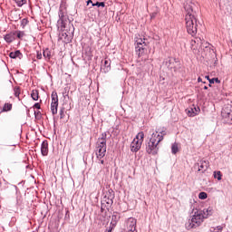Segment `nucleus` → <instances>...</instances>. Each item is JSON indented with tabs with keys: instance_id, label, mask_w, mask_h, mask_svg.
<instances>
[{
	"instance_id": "nucleus-1",
	"label": "nucleus",
	"mask_w": 232,
	"mask_h": 232,
	"mask_svg": "<svg viewBox=\"0 0 232 232\" xmlns=\"http://www.w3.org/2000/svg\"><path fill=\"white\" fill-rule=\"evenodd\" d=\"M186 12L185 22L188 34L191 37L197 36V32H198V20L197 19V11H195V4L187 3L184 5Z\"/></svg>"
},
{
	"instance_id": "nucleus-2",
	"label": "nucleus",
	"mask_w": 232,
	"mask_h": 232,
	"mask_svg": "<svg viewBox=\"0 0 232 232\" xmlns=\"http://www.w3.org/2000/svg\"><path fill=\"white\" fill-rule=\"evenodd\" d=\"M211 215H213V208L211 207H208L203 210L196 209L192 215V218L186 222V229H193L198 227L201 226L202 222H204V219L208 218V217H211Z\"/></svg>"
},
{
	"instance_id": "nucleus-3",
	"label": "nucleus",
	"mask_w": 232,
	"mask_h": 232,
	"mask_svg": "<svg viewBox=\"0 0 232 232\" xmlns=\"http://www.w3.org/2000/svg\"><path fill=\"white\" fill-rule=\"evenodd\" d=\"M159 131L153 132L150 140L146 144V151L149 155H157L159 153Z\"/></svg>"
},
{
	"instance_id": "nucleus-4",
	"label": "nucleus",
	"mask_w": 232,
	"mask_h": 232,
	"mask_svg": "<svg viewBox=\"0 0 232 232\" xmlns=\"http://www.w3.org/2000/svg\"><path fill=\"white\" fill-rule=\"evenodd\" d=\"M115 198V192L113 189H109L105 194L102 200L101 211L104 213V211H110L111 207L113 206V199Z\"/></svg>"
},
{
	"instance_id": "nucleus-5",
	"label": "nucleus",
	"mask_w": 232,
	"mask_h": 232,
	"mask_svg": "<svg viewBox=\"0 0 232 232\" xmlns=\"http://www.w3.org/2000/svg\"><path fill=\"white\" fill-rule=\"evenodd\" d=\"M165 66L172 72L179 73L182 68V63L177 58L169 57L165 60Z\"/></svg>"
},
{
	"instance_id": "nucleus-6",
	"label": "nucleus",
	"mask_w": 232,
	"mask_h": 232,
	"mask_svg": "<svg viewBox=\"0 0 232 232\" xmlns=\"http://www.w3.org/2000/svg\"><path fill=\"white\" fill-rule=\"evenodd\" d=\"M58 15L59 20L57 21V26L58 28H61V30H64V28H66V24L68 23V14H66L63 9H60Z\"/></svg>"
},
{
	"instance_id": "nucleus-7",
	"label": "nucleus",
	"mask_w": 232,
	"mask_h": 232,
	"mask_svg": "<svg viewBox=\"0 0 232 232\" xmlns=\"http://www.w3.org/2000/svg\"><path fill=\"white\" fill-rule=\"evenodd\" d=\"M146 39H143L142 38H138L136 40V47H135V50H136V53L138 55V57H142V54L144 53V46H146Z\"/></svg>"
},
{
	"instance_id": "nucleus-8",
	"label": "nucleus",
	"mask_w": 232,
	"mask_h": 232,
	"mask_svg": "<svg viewBox=\"0 0 232 232\" xmlns=\"http://www.w3.org/2000/svg\"><path fill=\"white\" fill-rule=\"evenodd\" d=\"M195 166L196 167L198 166V171H201V173H204L205 171H208V168H209V161L201 160Z\"/></svg>"
},
{
	"instance_id": "nucleus-9",
	"label": "nucleus",
	"mask_w": 232,
	"mask_h": 232,
	"mask_svg": "<svg viewBox=\"0 0 232 232\" xmlns=\"http://www.w3.org/2000/svg\"><path fill=\"white\" fill-rule=\"evenodd\" d=\"M187 113L188 117H195L200 113V107L192 105L190 108L187 109Z\"/></svg>"
},
{
	"instance_id": "nucleus-10",
	"label": "nucleus",
	"mask_w": 232,
	"mask_h": 232,
	"mask_svg": "<svg viewBox=\"0 0 232 232\" xmlns=\"http://www.w3.org/2000/svg\"><path fill=\"white\" fill-rule=\"evenodd\" d=\"M141 147L142 143L139 141V140H133L130 143V151H132L133 153H137V151H139Z\"/></svg>"
},
{
	"instance_id": "nucleus-11",
	"label": "nucleus",
	"mask_w": 232,
	"mask_h": 232,
	"mask_svg": "<svg viewBox=\"0 0 232 232\" xmlns=\"http://www.w3.org/2000/svg\"><path fill=\"white\" fill-rule=\"evenodd\" d=\"M221 115H222L223 119H230L232 121L231 107H225L221 111Z\"/></svg>"
},
{
	"instance_id": "nucleus-12",
	"label": "nucleus",
	"mask_w": 232,
	"mask_h": 232,
	"mask_svg": "<svg viewBox=\"0 0 232 232\" xmlns=\"http://www.w3.org/2000/svg\"><path fill=\"white\" fill-rule=\"evenodd\" d=\"M156 131H158V133H160V134H158L159 136L157 138L158 142H162V140H164V137H166V135H167L166 128L163 127L162 129H158V130H156Z\"/></svg>"
},
{
	"instance_id": "nucleus-13",
	"label": "nucleus",
	"mask_w": 232,
	"mask_h": 232,
	"mask_svg": "<svg viewBox=\"0 0 232 232\" xmlns=\"http://www.w3.org/2000/svg\"><path fill=\"white\" fill-rule=\"evenodd\" d=\"M41 153L43 157L48 155V140H44L41 145Z\"/></svg>"
},
{
	"instance_id": "nucleus-14",
	"label": "nucleus",
	"mask_w": 232,
	"mask_h": 232,
	"mask_svg": "<svg viewBox=\"0 0 232 232\" xmlns=\"http://www.w3.org/2000/svg\"><path fill=\"white\" fill-rule=\"evenodd\" d=\"M4 39L6 43H14L15 41V33H9L4 36Z\"/></svg>"
},
{
	"instance_id": "nucleus-15",
	"label": "nucleus",
	"mask_w": 232,
	"mask_h": 232,
	"mask_svg": "<svg viewBox=\"0 0 232 232\" xmlns=\"http://www.w3.org/2000/svg\"><path fill=\"white\" fill-rule=\"evenodd\" d=\"M121 220V215L117 214V212H114L113 215L111 216V226H117V223Z\"/></svg>"
},
{
	"instance_id": "nucleus-16",
	"label": "nucleus",
	"mask_w": 232,
	"mask_h": 232,
	"mask_svg": "<svg viewBox=\"0 0 232 232\" xmlns=\"http://www.w3.org/2000/svg\"><path fill=\"white\" fill-rule=\"evenodd\" d=\"M52 103L51 104H59V96L57 95V92H53L51 94Z\"/></svg>"
},
{
	"instance_id": "nucleus-17",
	"label": "nucleus",
	"mask_w": 232,
	"mask_h": 232,
	"mask_svg": "<svg viewBox=\"0 0 232 232\" xmlns=\"http://www.w3.org/2000/svg\"><path fill=\"white\" fill-rule=\"evenodd\" d=\"M97 159H103L106 156V150L97 149L96 150Z\"/></svg>"
},
{
	"instance_id": "nucleus-18",
	"label": "nucleus",
	"mask_w": 232,
	"mask_h": 232,
	"mask_svg": "<svg viewBox=\"0 0 232 232\" xmlns=\"http://www.w3.org/2000/svg\"><path fill=\"white\" fill-rule=\"evenodd\" d=\"M43 55L45 59V61H50V59L52 58V51H50V49L46 48L45 50H44Z\"/></svg>"
},
{
	"instance_id": "nucleus-19",
	"label": "nucleus",
	"mask_w": 232,
	"mask_h": 232,
	"mask_svg": "<svg viewBox=\"0 0 232 232\" xmlns=\"http://www.w3.org/2000/svg\"><path fill=\"white\" fill-rule=\"evenodd\" d=\"M23 56V53H21V51L17 50L15 52H11L9 53V57L11 59H17V57Z\"/></svg>"
},
{
	"instance_id": "nucleus-20",
	"label": "nucleus",
	"mask_w": 232,
	"mask_h": 232,
	"mask_svg": "<svg viewBox=\"0 0 232 232\" xmlns=\"http://www.w3.org/2000/svg\"><path fill=\"white\" fill-rule=\"evenodd\" d=\"M107 137H108V135L106 134V132H103V133L102 134V137L99 138L98 143L106 146V139H107Z\"/></svg>"
},
{
	"instance_id": "nucleus-21",
	"label": "nucleus",
	"mask_w": 232,
	"mask_h": 232,
	"mask_svg": "<svg viewBox=\"0 0 232 232\" xmlns=\"http://www.w3.org/2000/svg\"><path fill=\"white\" fill-rule=\"evenodd\" d=\"M14 97L18 98V101H21V98L19 97V95H21V87L15 86L14 88Z\"/></svg>"
},
{
	"instance_id": "nucleus-22",
	"label": "nucleus",
	"mask_w": 232,
	"mask_h": 232,
	"mask_svg": "<svg viewBox=\"0 0 232 232\" xmlns=\"http://www.w3.org/2000/svg\"><path fill=\"white\" fill-rule=\"evenodd\" d=\"M31 97L33 101H39V91L37 90H33L31 93Z\"/></svg>"
},
{
	"instance_id": "nucleus-23",
	"label": "nucleus",
	"mask_w": 232,
	"mask_h": 232,
	"mask_svg": "<svg viewBox=\"0 0 232 232\" xmlns=\"http://www.w3.org/2000/svg\"><path fill=\"white\" fill-rule=\"evenodd\" d=\"M171 153L173 155H177L179 153V143L175 142L171 146Z\"/></svg>"
},
{
	"instance_id": "nucleus-24",
	"label": "nucleus",
	"mask_w": 232,
	"mask_h": 232,
	"mask_svg": "<svg viewBox=\"0 0 232 232\" xmlns=\"http://www.w3.org/2000/svg\"><path fill=\"white\" fill-rule=\"evenodd\" d=\"M135 140H139V142H144V132L140 131L136 135V139H134Z\"/></svg>"
},
{
	"instance_id": "nucleus-25",
	"label": "nucleus",
	"mask_w": 232,
	"mask_h": 232,
	"mask_svg": "<svg viewBox=\"0 0 232 232\" xmlns=\"http://www.w3.org/2000/svg\"><path fill=\"white\" fill-rule=\"evenodd\" d=\"M59 107L58 103H51V111L53 115H57V108Z\"/></svg>"
},
{
	"instance_id": "nucleus-26",
	"label": "nucleus",
	"mask_w": 232,
	"mask_h": 232,
	"mask_svg": "<svg viewBox=\"0 0 232 232\" xmlns=\"http://www.w3.org/2000/svg\"><path fill=\"white\" fill-rule=\"evenodd\" d=\"M12 111V103H5L1 113H3V111Z\"/></svg>"
},
{
	"instance_id": "nucleus-27",
	"label": "nucleus",
	"mask_w": 232,
	"mask_h": 232,
	"mask_svg": "<svg viewBox=\"0 0 232 232\" xmlns=\"http://www.w3.org/2000/svg\"><path fill=\"white\" fill-rule=\"evenodd\" d=\"M214 179H217L218 180H222V172L220 170L214 171Z\"/></svg>"
},
{
	"instance_id": "nucleus-28",
	"label": "nucleus",
	"mask_w": 232,
	"mask_h": 232,
	"mask_svg": "<svg viewBox=\"0 0 232 232\" xmlns=\"http://www.w3.org/2000/svg\"><path fill=\"white\" fill-rule=\"evenodd\" d=\"M198 198H199L200 200H206V198H208V193H206V192H200V193L198 194Z\"/></svg>"
},
{
	"instance_id": "nucleus-29",
	"label": "nucleus",
	"mask_w": 232,
	"mask_h": 232,
	"mask_svg": "<svg viewBox=\"0 0 232 232\" xmlns=\"http://www.w3.org/2000/svg\"><path fill=\"white\" fill-rule=\"evenodd\" d=\"M215 82H217L218 84H220V81L218 80V78L210 79L208 86H211V84H215Z\"/></svg>"
},
{
	"instance_id": "nucleus-30",
	"label": "nucleus",
	"mask_w": 232,
	"mask_h": 232,
	"mask_svg": "<svg viewBox=\"0 0 232 232\" xmlns=\"http://www.w3.org/2000/svg\"><path fill=\"white\" fill-rule=\"evenodd\" d=\"M17 6L21 7L23 6L24 5H26V0H14Z\"/></svg>"
},
{
	"instance_id": "nucleus-31",
	"label": "nucleus",
	"mask_w": 232,
	"mask_h": 232,
	"mask_svg": "<svg viewBox=\"0 0 232 232\" xmlns=\"http://www.w3.org/2000/svg\"><path fill=\"white\" fill-rule=\"evenodd\" d=\"M92 6H102V8H104V6H106V4L104 2H96L95 4H92Z\"/></svg>"
},
{
	"instance_id": "nucleus-32",
	"label": "nucleus",
	"mask_w": 232,
	"mask_h": 232,
	"mask_svg": "<svg viewBox=\"0 0 232 232\" xmlns=\"http://www.w3.org/2000/svg\"><path fill=\"white\" fill-rule=\"evenodd\" d=\"M14 34H16V37L18 39H23V37H24V32L18 31V32H15Z\"/></svg>"
},
{
	"instance_id": "nucleus-33",
	"label": "nucleus",
	"mask_w": 232,
	"mask_h": 232,
	"mask_svg": "<svg viewBox=\"0 0 232 232\" xmlns=\"http://www.w3.org/2000/svg\"><path fill=\"white\" fill-rule=\"evenodd\" d=\"M96 150H106V145H102V143L97 142Z\"/></svg>"
},
{
	"instance_id": "nucleus-34",
	"label": "nucleus",
	"mask_w": 232,
	"mask_h": 232,
	"mask_svg": "<svg viewBox=\"0 0 232 232\" xmlns=\"http://www.w3.org/2000/svg\"><path fill=\"white\" fill-rule=\"evenodd\" d=\"M64 111L65 109L63 107L60 109V119H64V117H66V114H64Z\"/></svg>"
},
{
	"instance_id": "nucleus-35",
	"label": "nucleus",
	"mask_w": 232,
	"mask_h": 232,
	"mask_svg": "<svg viewBox=\"0 0 232 232\" xmlns=\"http://www.w3.org/2000/svg\"><path fill=\"white\" fill-rule=\"evenodd\" d=\"M26 24H28V19L24 18L21 21V26H23V28H24V26H26Z\"/></svg>"
},
{
	"instance_id": "nucleus-36",
	"label": "nucleus",
	"mask_w": 232,
	"mask_h": 232,
	"mask_svg": "<svg viewBox=\"0 0 232 232\" xmlns=\"http://www.w3.org/2000/svg\"><path fill=\"white\" fill-rule=\"evenodd\" d=\"M197 43H198V38H196V40H191L190 41L191 48H193L195 46V44H197Z\"/></svg>"
},
{
	"instance_id": "nucleus-37",
	"label": "nucleus",
	"mask_w": 232,
	"mask_h": 232,
	"mask_svg": "<svg viewBox=\"0 0 232 232\" xmlns=\"http://www.w3.org/2000/svg\"><path fill=\"white\" fill-rule=\"evenodd\" d=\"M111 65V63L110 62V60H105L104 61L105 68H110Z\"/></svg>"
},
{
	"instance_id": "nucleus-38",
	"label": "nucleus",
	"mask_w": 232,
	"mask_h": 232,
	"mask_svg": "<svg viewBox=\"0 0 232 232\" xmlns=\"http://www.w3.org/2000/svg\"><path fill=\"white\" fill-rule=\"evenodd\" d=\"M63 36L64 37L65 36V43H70V41H72L71 39H70V37H68V34L65 33L64 34H63Z\"/></svg>"
},
{
	"instance_id": "nucleus-39",
	"label": "nucleus",
	"mask_w": 232,
	"mask_h": 232,
	"mask_svg": "<svg viewBox=\"0 0 232 232\" xmlns=\"http://www.w3.org/2000/svg\"><path fill=\"white\" fill-rule=\"evenodd\" d=\"M33 108H36V110H41V103H39V102L34 103Z\"/></svg>"
},
{
	"instance_id": "nucleus-40",
	"label": "nucleus",
	"mask_w": 232,
	"mask_h": 232,
	"mask_svg": "<svg viewBox=\"0 0 232 232\" xmlns=\"http://www.w3.org/2000/svg\"><path fill=\"white\" fill-rule=\"evenodd\" d=\"M36 59H43V53H39V51H37Z\"/></svg>"
},
{
	"instance_id": "nucleus-41",
	"label": "nucleus",
	"mask_w": 232,
	"mask_h": 232,
	"mask_svg": "<svg viewBox=\"0 0 232 232\" xmlns=\"http://www.w3.org/2000/svg\"><path fill=\"white\" fill-rule=\"evenodd\" d=\"M115 227H113L112 225H111L110 227H109V229H107L106 230V232H111V231H113V228H114Z\"/></svg>"
},
{
	"instance_id": "nucleus-42",
	"label": "nucleus",
	"mask_w": 232,
	"mask_h": 232,
	"mask_svg": "<svg viewBox=\"0 0 232 232\" xmlns=\"http://www.w3.org/2000/svg\"><path fill=\"white\" fill-rule=\"evenodd\" d=\"M37 115H41V111H34V117H37Z\"/></svg>"
},
{
	"instance_id": "nucleus-43",
	"label": "nucleus",
	"mask_w": 232,
	"mask_h": 232,
	"mask_svg": "<svg viewBox=\"0 0 232 232\" xmlns=\"http://www.w3.org/2000/svg\"><path fill=\"white\" fill-rule=\"evenodd\" d=\"M100 164H104V160L100 159Z\"/></svg>"
},
{
	"instance_id": "nucleus-44",
	"label": "nucleus",
	"mask_w": 232,
	"mask_h": 232,
	"mask_svg": "<svg viewBox=\"0 0 232 232\" xmlns=\"http://www.w3.org/2000/svg\"><path fill=\"white\" fill-rule=\"evenodd\" d=\"M198 82H202V78L198 77Z\"/></svg>"
},
{
	"instance_id": "nucleus-45",
	"label": "nucleus",
	"mask_w": 232,
	"mask_h": 232,
	"mask_svg": "<svg viewBox=\"0 0 232 232\" xmlns=\"http://www.w3.org/2000/svg\"><path fill=\"white\" fill-rule=\"evenodd\" d=\"M218 231H222V227H221V226H218Z\"/></svg>"
},
{
	"instance_id": "nucleus-46",
	"label": "nucleus",
	"mask_w": 232,
	"mask_h": 232,
	"mask_svg": "<svg viewBox=\"0 0 232 232\" xmlns=\"http://www.w3.org/2000/svg\"><path fill=\"white\" fill-rule=\"evenodd\" d=\"M90 3L93 4V2L92 0H88L87 5H90Z\"/></svg>"
},
{
	"instance_id": "nucleus-47",
	"label": "nucleus",
	"mask_w": 232,
	"mask_h": 232,
	"mask_svg": "<svg viewBox=\"0 0 232 232\" xmlns=\"http://www.w3.org/2000/svg\"><path fill=\"white\" fill-rule=\"evenodd\" d=\"M206 79H208V82L211 81V79H209V76H206Z\"/></svg>"
},
{
	"instance_id": "nucleus-48",
	"label": "nucleus",
	"mask_w": 232,
	"mask_h": 232,
	"mask_svg": "<svg viewBox=\"0 0 232 232\" xmlns=\"http://www.w3.org/2000/svg\"><path fill=\"white\" fill-rule=\"evenodd\" d=\"M153 17H155V14H153L151 15V19H153Z\"/></svg>"
},
{
	"instance_id": "nucleus-49",
	"label": "nucleus",
	"mask_w": 232,
	"mask_h": 232,
	"mask_svg": "<svg viewBox=\"0 0 232 232\" xmlns=\"http://www.w3.org/2000/svg\"><path fill=\"white\" fill-rule=\"evenodd\" d=\"M204 90H208V86H204Z\"/></svg>"
},
{
	"instance_id": "nucleus-50",
	"label": "nucleus",
	"mask_w": 232,
	"mask_h": 232,
	"mask_svg": "<svg viewBox=\"0 0 232 232\" xmlns=\"http://www.w3.org/2000/svg\"><path fill=\"white\" fill-rule=\"evenodd\" d=\"M75 30V28L72 26V32Z\"/></svg>"
},
{
	"instance_id": "nucleus-51",
	"label": "nucleus",
	"mask_w": 232,
	"mask_h": 232,
	"mask_svg": "<svg viewBox=\"0 0 232 232\" xmlns=\"http://www.w3.org/2000/svg\"><path fill=\"white\" fill-rule=\"evenodd\" d=\"M2 112H1V111H0V114H1Z\"/></svg>"
}]
</instances>
